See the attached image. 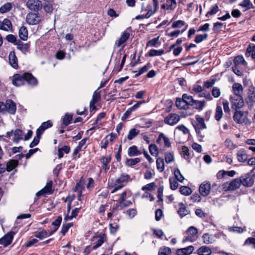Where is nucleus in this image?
Returning <instances> with one entry per match:
<instances>
[{
    "label": "nucleus",
    "mask_w": 255,
    "mask_h": 255,
    "mask_svg": "<svg viewBox=\"0 0 255 255\" xmlns=\"http://www.w3.org/2000/svg\"><path fill=\"white\" fill-rule=\"evenodd\" d=\"M25 82L31 86H35L37 84L36 79L29 73H24L22 75L16 74L12 77V83L15 86L23 85Z\"/></svg>",
    "instance_id": "1"
},
{
    "label": "nucleus",
    "mask_w": 255,
    "mask_h": 255,
    "mask_svg": "<svg viewBox=\"0 0 255 255\" xmlns=\"http://www.w3.org/2000/svg\"><path fill=\"white\" fill-rule=\"evenodd\" d=\"M129 178L130 176L128 174H123L115 181H112V182L109 184V187L113 188L111 193H114L124 187L129 180Z\"/></svg>",
    "instance_id": "2"
},
{
    "label": "nucleus",
    "mask_w": 255,
    "mask_h": 255,
    "mask_svg": "<svg viewBox=\"0 0 255 255\" xmlns=\"http://www.w3.org/2000/svg\"><path fill=\"white\" fill-rule=\"evenodd\" d=\"M158 2L157 0H153V4H148L145 5L143 3L141 5V12L146 11L145 15L141 16L142 17L148 18L157 11Z\"/></svg>",
    "instance_id": "3"
},
{
    "label": "nucleus",
    "mask_w": 255,
    "mask_h": 255,
    "mask_svg": "<svg viewBox=\"0 0 255 255\" xmlns=\"http://www.w3.org/2000/svg\"><path fill=\"white\" fill-rule=\"evenodd\" d=\"M234 65L233 66V71L238 76L243 75L242 69L244 68L247 63L242 56H236L234 59Z\"/></svg>",
    "instance_id": "4"
},
{
    "label": "nucleus",
    "mask_w": 255,
    "mask_h": 255,
    "mask_svg": "<svg viewBox=\"0 0 255 255\" xmlns=\"http://www.w3.org/2000/svg\"><path fill=\"white\" fill-rule=\"evenodd\" d=\"M242 184L241 178H236L230 182H226L223 184L222 188L224 191H234L240 188Z\"/></svg>",
    "instance_id": "5"
},
{
    "label": "nucleus",
    "mask_w": 255,
    "mask_h": 255,
    "mask_svg": "<svg viewBox=\"0 0 255 255\" xmlns=\"http://www.w3.org/2000/svg\"><path fill=\"white\" fill-rule=\"evenodd\" d=\"M42 20L41 16L38 13L29 12L26 16V22L29 25L39 24Z\"/></svg>",
    "instance_id": "6"
},
{
    "label": "nucleus",
    "mask_w": 255,
    "mask_h": 255,
    "mask_svg": "<svg viewBox=\"0 0 255 255\" xmlns=\"http://www.w3.org/2000/svg\"><path fill=\"white\" fill-rule=\"evenodd\" d=\"M198 233L196 228L191 226L186 231L187 236L183 240V242L185 243L187 241L191 242H194L197 238V235Z\"/></svg>",
    "instance_id": "7"
},
{
    "label": "nucleus",
    "mask_w": 255,
    "mask_h": 255,
    "mask_svg": "<svg viewBox=\"0 0 255 255\" xmlns=\"http://www.w3.org/2000/svg\"><path fill=\"white\" fill-rule=\"evenodd\" d=\"M255 88L253 86L249 87L247 93L246 102L250 108H253L255 103Z\"/></svg>",
    "instance_id": "8"
},
{
    "label": "nucleus",
    "mask_w": 255,
    "mask_h": 255,
    "mask_svg": "<svg viewBox=\"0 0 255 255\" xmlns=\"http://www.w3.org/2000/svg\"><path fill=\"white\" fill-rule=\"evenodd\" d=\"M26 6L30 10L38 11L42 8V4L40 0H28Z\"/></svg>",
    "instance_id": "9"
},
{
    "label": "nucleus",
    "mask_w": 255,
    "mask_h": 255,
    "mask_svg": "<svg viewBox=\"0 0 255 255\" xmlns=\"http://www.w3.org/2000/svg\"><path fill=\"white\" fill-rule=\"evenodd\" d=\"M232 108L234 109H241L244 105V102L242 96H232L230 98Z\"/></svg>",
    "instance_id": "10"
},
{
    "label": "nucleus",
    "mask_w": 255,
    "mask_h": 255,
    "mask_svg": "<svg viewBox=\"0 0 255 255\" xmlns=\"http://www.w3.org/2000/svg\"><path fill=\"white\" fill-rule=\"evenodd\" d=\"M255 169V167L253 168L251 170V173L247 174L242 179V184L244 186L250 187L254 184L255 175L252 173V172Z\"/></svg>",
    "instance_id": "11"
},
{
    "label": "nucleus",
    "mask_w": 255,
    "mask_h": 255,
    "mask_svg": "<svg viewBox=\"0 0 255 255\" xmlns=\"http://www.w3.org/2000/svg\"><path fill=\"white\" fill-rule=\"evenodd\" d=\"M211 190V184L210 182L205 181L200 185L199 191L201 195L206 197L210 193Z\"/></svg>",
    "instance_id": "12"
},
{
    "label": "nucleus",
    "mask_w": 255,
    "mask_h": 255,
    "mask_svg": "<svg viewBox=\"0 0 255 255\" xmlns=\"http://www.w3.org/2000/svg\"><path fill=\"white\" fill-rule=\"evenodd\" d=\"M180 117L176 114H170L164 119L165 123L170 126H174L180 121Z\"/></svg>",
    "instance_id": "13"
},
{
    "label": "nucleus",
    "mask_w": 255,
    "mask_h": 255,
    "mask_svg": "<svg viewBox=\"0 0 255 255\" xmlns=\"http://www.w3.org/2000/svg\"><path fill=\"white\" fill-rule=\"evenodd\" d=\"M196 120L197 123L194 126L196 132L200 134L201 133V130L206 128V126L204 123V119L199 116L197 115L196 116Z\"/></svg>",
    "instance_id": "14"
},
{
    "label": "nucleus",
    "mask_w": 255,
    "mask_h": 255,
    "mask_svg": "<svg viewBox=\"0 0 255 255\" xmlns=\"http://www.w3.org/2000/svg\"><path fill=\"white\" fill-rule=\"evenodd\" d=\"M13 232H9L4 237L0 239V244L6 247L10 245L13 238Z\"/></svg>",
    "instance_id": "15"
},
{
    "label": "nucleus",
    "mask_w": 255,
    "mask_h": 255,
    "mask_svg": "<svg viewBox=\"0 0 255 255\" xmlns=\"http://www.w3.org/2000/svg\"><path fill=\"white\" fill-rule=\"evenodd\" d=\"M194 250L193 246L177 249L176 251V255H189L192 253Z\"/></svg>",
    "instance_id": "16"
},
{
    "label": "nucleus",
    "mask_w": 255,
    "mask_h": 255,
    "mask_svg": "<svg viewBox=\"0 0 255 255\" xmlns=\"http://www.w3.org/2000/svg\"><path fill=\"white\" fill-rule=\"evenodd\" d=\"M232 91L234 93L233 96H242L243 88L242 85L239 83H235L232 86Z\"/></svg>",
    "instance_id": "17"
},
{
    "label": "nucleus",
    "mask_w": 255,
    "mask_h": 255,
    "mask_svg": "<svg viewBox=\"0 0 255 255\" xmlns=\"http://www.w3.org/2000/svg\"><path fill=\"white\" fill-rule=\"evenodd\" d=\"M106 237L105 235L95 237L94 238V245L93 249L95 250L100 247L106 240Z\"/></svg>",
    "instance_id": "18"
},
{
    "label": "nucleus",
    "mask_w": 255,
    "mask_h": 255,
    "mask_svg": "<svg viewBox=\"0 0 255 255\" xmlns=\"http://www.w3.org/2000/svg\"><path fill=\"white\" fill-rule=\"evenodd\" d=\"M101 99V92L95 91L93 93L92 99L90 103V109L94 110L96 108L95 106V104L97 103Z\"/></svg>",
    "instance_id": "19"
},
{
    "label": "nucleus",
    "mask_w": 255,
    "mask_h": 255,
    "mask_svg": "<svg viewBox=\"0 0 255 255\" xmlns=\"http://www.w3.org/2000/svg\"><path fill=\"white\" fill-rule=\"evenodd\" d=\"M5 106L6 110L9 114H14L16 111V105L15 103L11 100L6 101Z\"/></svg>",
    "instance_id": "20"
},
{
    "label": "nucleus",
    "mask_w": 255,
    "mask_h": 255,
    "mask_svg": "<svg viewBox=\"0 0 255 255\" xmlns=\"http://www.w3.org/2000/svg\"><path fill=\"white\" fill-rule=\"evenodd\" d=\"M177 3L176 0H166L165 3L161 5L163 9L173 10L176 7Z\"/></svg>",
    "instance_id": "21"
},
{
    "label": "nucleus",
    "mask_w": 255,
    "mask_h": 255,
    "mask_svg": "<svg viewBox=\"0 0 255 255\" xmlns=\"http://www.w3.org/2000/svg\"><path fill=\"white\" fill-rule=\"evenodd\" d=\"M129 33L127 31H125L122 34L120 39L116 42L115 45L117 47L121 46L123 44H124L125 42L127 41V40L129 38Z\"/></svg>",
    "instance_id": "22"
},
{
    "label": "nucleus",
    "mask_w": 255,
    "mask_h": 255,
    "mask_svg": "<svg viewBox=\"0 0 255 255\" xmlns=\"http://www.w3.org/2000/svg\"><path fill=\"white\" fill-rule=\"evenodd\" d=\"M52 126V123L50 121L43 122L39 128L37 129L36 132H37L38 134L41 135L46 129L50 128Z\"/></svg>",
    "instance_id": "23"
},
{
    "label": "nucleus",
    "mask_w": 255,
    "mask_h": 255,
    "mask_svg": "<svg viewBox=\"0 0 255 255\" xmlns=\"http://www.w3.org/2000/svg\"><path fill=\"white\" fill-rule=\"evenodd\" d=\"M52 182L50 181L46 184L45 187L36 193L37 196H40L44 194L50 193L52 190Z\"/></svg>",
    "instance_id": "24"
},
{
    "label": "nucleus",
    "mask_w": 255,
    "mask_h": 255,
    "mask_svg": "<svg viewBox=\"0 0 255 255\" xmlns=\"http://www.w3.org/2000/svg\"><path fill=\"white\" fill-rule=\"evenodd\" d=\"M12 28V24L8 19H3L2 22H0V29L4 31H9Z\"/></svg>",
    "instance_id": "25"
},
{
    "label": "nucleus",
    "mask_w": 255,
    "mask_h": 255,
    "mask_svg": "<svg viewBox=\"0 0 255 255\" xmlns=\"http://www.w3.org/2000/svg\"><path fill=\"white\" fill-rule=\"evenodd\" d=\"M9 63L13 68H18L17 59L13 52H11L9 54Z\"/></svg>",
    "instance_id": "26"
},
{
    "label": "nucleus",
    "mask_w": 255,
    "mask_h": 255,
    "mask_svg": "<svg viewBox=\"0 0 255 255\" xmlns=\"http://www.w3.org/2000/svg\"><path fill=\"white\" fill-rule=\"evenodd\" d=\"M233 118L234 121L238 123H243L245 121L244 114L241 111H236Z\"/></svg>",
    "instance_id": "27"
},
{
    "label": "nucleus",
    "mask_w": 255,
    "mask_h": 255,
    "mask_svg": "<svg viewBox=\"0 0 255 255\" xmlns=\"http://www.w3.org/2000/svg\"><path fill=\"white\" fill-rule=\"evenodd\" d=\"M196 253L199 255H210L212 254V251L209 247L202 246L197 250Z\"/></svg>",
    "instance_id": "28"
},
{
    "label": "nucleus",
    "mask_w": 255,
    "mask_h": 255,
    "mask_svg": "<svg viewBox=\"0 0 255 255\" xmlns=\"http://www.w3.org/2000/svg\"><path fill=\"white\" fill-rule=\"evenodd\" d=\"M205 105L206 102L205 101L194 100L191 106H192L195 109L201 111L203 109Z\"/></svg>",
    "instance_id": "29"
},
{
    "label": "nucleus",
    "mask_w": 255,
    "mask_h": 255,
    "mask_svg": "<svg viewBox=\"0 0 255 255\" xmlns=\"http://www.w3.org/2000/svg\"><path fill=\"white\" fill-rule=\"evenodd\" d=\"M245 55L247 57L251 56L252 59L255 58V45L250 44L247 48Z\"/></svg>",
    "instance_id": "30"
},
{
    "label": "nucleus",
    "mask_w": 255,
    "mask_h": 255,
    "mask_svg": "<svg viewBox=\"0 0 255 255\" xmlns=\"http://www.w3.org/2000/svg\"><path fill=\"white\" fill-rule=\"evenodd\" d=\"M18 165V161L14 159L9 160L7 164L6 169L7 171L10 172L15 169Z\"/></svg>",
    "instance_id": "31"
},
{
    "label": "nucleus",
    "mask_w": 255,
    "mask_h": 255,
    "mask_svg": "<svg viewBox=\"0 0 255 255\" xmlns=\"http://www.w3.org/2000/svg\"><path fill=\"white\" fill-rule=\"evenodd\" d=\"M19 36L20 39L26 40L28 37V30L25 26H21L19 30Z\"/></svg>",
    "instance_id": "32"
},
{
    "label": "nucleus",
    "mask_w": 255,
    "mask_h": 255,
    "mask_svg": "<svg viewBox=\"0 0 255 255\" xmlns=\"http://www.w3.org/2000/svg\"><path fill=\"white\" fill-rule=\"evenodd\" d=\"M111 160L110 156L103 157L100 159L101 162L102 163V166L105 171H106L109 169V163Z\"/></svg>",
    "instance_id": "33"
},
{
    "label": "nucleus",
    "mask_w": 255,
    "mask_h": 255,
    "mask_svg": "<svg viewBox=\"0 0 255 255\" xmlns=\"http://www.w3.org/2000/svg\"><path fill=\"white\" fill-rule=\"evenodd\" d=\"M202 239L203 243L206 244H212L215 242L213 236L208 233L204 234L202 236Z\"/></svg>",
    "instance_id": "34"
},
{
    "label": "nucleus",
    "mask_w": 255,
    "mask_h": 255,
    "mask_svg": "<svg viewBox=\"0 0 255 255\" xmlns=\"http://www.w3.org/2000/svg\"><path fill=\"white\" fill-rule=\"evenodd\" d=\"M179 208L178 213L181 217H184L189 214L188 210L186 209L185 205L183 203L179 204Z\"/></svg>",
    "instance_id": "35"
},
{
    "label": "nucleus",
    "mask_w": 255,
    "mask_h": 255,
    "mask_svg": "<svg viewBox=\"0 0 255 255\" xmlns=\"http://www.w3.org/2000/svg\"><path fill=\"white\" fill-rule=\"evenodd\" d=\"M237 157L240 162H244L247 160L248 155L244 149H241L238 152Z\"/></svg>",
    "instance_id": "36"
},
{
    "label": "nucleus",
    "mask_w": 255,
    "mask_h": 255,
    "mask_svg": "<svg viewBox=\"0 0 255 255\" xmlns=\"http://www.w3.org/2000/svg\"><path fill=\"white\" fill-rule=\"evenodd\" d=\"M128 154L130 156L138 155L141 154V152L138 150L137 147L135 145H132L129 147L128 151Z\"/></svg>",
    "instance_id": "37"
},
{
    "label": "nucleus",
    "mask_w": 255,
    "mask_h": 255,
    "mask_svg": "<svg viewBox=\"0 0 255 255\" xmlns=\"http://www.w3.org/2000/svg\"><path fill=\"white\" fill-rule=\"evenodd\" d=\"M176 105L180 109H188L189 107L183 99H177L176 101Z\"/></svg>",
    "instance_id": "38"
},
{
    "label": "nucleus",
    "mask_w": 255,
    "mask_h": 255,
    "mask_svg": "<svg viewBox=\"0 0 255 255\" xmlns=\"http://www.w3.org/2000/svg\"><path fill=\"white\" fill-rule=\"evenodd\" d=\"M14 135V138L13 139V141L14 142H18L20 140L22 139V131L19 129H16L13 132Z\"/></svg>",
    "instance_id": "39"
},
{
    "label": "nucleus",
    "mask_w": 255,
    "mask_h": 255,
    "mask_svg": "<svg viewBox=\"0 0 255 255\" xmlns=\"http://www.w3.org/2000/svg\"><path fill=\"white\" fill-rule=\"evenodd\" d=\"M150 67V64L148 63L146 65H145V66H144L143 67H141V68H140L138 72L134 71V73H136V74L134 75V77L135 78L137 77L140 75L146 72L149 70Z\"/></svg>",
    "instance_id": "40"
},
{
    "label": "nucleus",
    "mask_w": 255,
    "mask_h": 255,
    "mask_svg": "<svg viewBox=\"0 0 255 255\" xmlns=\"http://www.w3.org/2000/svg\"><path fill=\"white\" fill-rule=\"evenodd\" d=\"M13 4L10 2H7L0 7V12L4 13L11 10Z\"/></svg>",
    "instance_id": "41"
},
{
    "label": "nucleus",
    "mask_w": 255,
    "mask_h": 255,
    "mask_svg": "<svg viewBox=\"0 0 255 255\" xmlns=\"http://www.w3.org/2000/svg\"><path fill=\"white\" fill-rule=\"evenodd\" d=\"M156 163L157 169L159 172H162L164 169V162L163 159L160 157L157 158Z\"/></svg>",
    "instance_id": "42"
},
{
    "label": "nucleus",
    "mask_w": 255,
    "mask_h": 255,
    "mask_svg": "<svg viewBox=\"0 0 255 255\" xmlns=\"http://www.w3.org/2000/svg\"><path fill=\"white\" fill-rule=\"evenodd\" d=\"M222 108L220 106H217L215 113V118L217 121H219L222 118Z\"/></svg>",
    "instance_id": "43"
},
{
    "label": "nucleus",
    "mask_w": 255,
    "mask_h": 255,
    "mask_svg": "<svg viewBox=\"0 0 255 255\" xmlns=\"http://www.w3.org/2000/svg\"><path fill=\"white\" fill-rule=\"evenodd\" d=\"M183 100L185 102L186 104L187 105L188 107L189 106H191L194 99L191 96H189L187 94H184L182 96Z\"/></svg>",
    "instance_id": "44"
},
{
    "label": "nucleus",
    "mask_w": 255,
    "mask_h": 255,
    "mask_svg": "<svg viewBox=\"0 0 255 255\" xmlns=\"http://www.w3.org/2000/svg\"><path fill=\"white\" fill-rule=\"evenodd\" d=\"M164 53V50H156L151 49L148 52V55L150 57H153L155 56H160L162 55Z\"/></svg>",
    "instance_id": "45"
},
{
    "label": "nucleus",
    "mask_w": 255,
    "mask_h": 255,
    "mask_svg": "<svg viewBox=\"0 0 255 255\" xmlns=\"http://www.w3.org/2000/svg\"><path fill=\"white\" fill-rule=\"evenodd\" d=\"M171 253V249L168 247L160 248L158 251V255H169Z\"/></svg>",
    "instance_id": "46"
},
{
    "label": "nucleus",
    "mask_w": 255,
    "mask_h": 255,
    "mask_svg": "<svg viewBox=\"0 0 255 255\" xmlns=\"http://www.w3.org/2000/svg\"><path fill=\"white\" fill-rule=\"evenodd\" d=\"M139 133V130L136 128H132L130 129L128 135V140H131L134 138Z\"/></svg>",
    "instance_id": "47"
},
{
    "label": "nucleus",
    "mask_w": 255,
    "mask_h": 255,
    "mask_svg": "<svg viewBox=\"0 0 255 255\" xmlns=\"http://www.w3.org/2000/svg\"><path fill=\"white\" fill-rule=\"evenodd\" d=\"M79 208H75V209L72 210V212L71 213V215L69 216L68 214L64 217V220L67 221L72 219L73 218H75L77 215L78 213L79 212Z\"/></svg>",
    "instance_id": "48"
},
{
    "label": "nucleus",
    "mask_w": 255,
    "mask_h": 255,
    "mask_svg": "<svg viewBox=\"0 0 255 255\" xmlns=\"http://www.w3.org/2000/svg\"><path fill=\"white\" fill-rule=\"evenodd\" d=\"M174 174L176 180L181 182H182L183 181V180H184V178L181 174L179 169H175L174 171Z\"/></svg>",
    "instance_id": "49"
},
{
    "label": "nucleus",
    "mask_w": 255,
    "mask_h": 255,
    "mask_svg": "<svg viewBox=\"0 0 255 255\" xmlns=\"http://www.w3.org/2000/svg\"><path fill=\"white\" fill-rule=\"evenodd\" d=\"M185 25V22L183 20H178L175 21L172 23V27L173 28H181Z\"/></svg>",
    "instance_id": "50"
},
{
    "label": "nucleus",
    "mask_w": 255,
    "mask_h": 255,
    "mask_svg": "<svg viewBox=\"0 0 255 255\" xmlns=\"http://www.w3.org/2000/svg\"><path fill=\"white\" fill-rule=\"evenodd\" d=\"M180 192L184 195H189L191 193V189L187 186H182L180 188Z\"/></svg>",
    "instance_id": "51"
},
{
    "label": "nucleus",
    "mask_w": 255,
    "mask_h": 255,
    "mask_svg": "<svg viewBox=\"0 0 255 255\" xmlns=\"http://www.w3.org/2000/svg\"><path fill=\"white\" fill-rule=\"evenodd\" d=\"M140 161V158L137 157L133 159H128L126 160V164L128 166H132L139 162Z\"/></svg>",
    "instance_id": "52"
},
{
    "label": "nucleus",
    "mask_w": 255,
    "mask_h": 255,
    "mask_svg": "<svg viewBox=\"0 0 255 255\" xmlns=\"http://www.w3.org/2000/svg\"><path fill=\"white\" fill-rule=\"evenodd\" d=\"M149 150L152 155H157L158 153V148L155 144H151L149 146Z\"/></svg>",
    "instance_id": "53"
},
{
    "label": "nucleus",
    "mask_w": 255,
    "mask_h": 255,
    "mask_svg": "<svg viewBox=\"0 0 255 255\" xmlns=\"http://www.w3.org/2000/svg\"><path fill=\"white\" fill-rule=\"evenodd\" d=\"M48 236V233L46 231L43 230L35 234V236L36 238H39L40 240H42L45 238H46Z\"/></svg>",
    "instance_id": "54"
},
{
    "label": "nucleus",
    "mask_w": 255,
    "mask_h": 255,
    "mask_svg": "<svg viewBox=\"0 0 255 255\" xmlns=\"http://www.w3.org/2000/svg\"><path fill=\"white\" fill-rule=\"evenodd\" d=\"M225 173L230 177H233L235 175L236 172L234 170H231L227 172L225 171H220L218 173V176L220 177L221 176V177H223Z\"/></svg>",
    "instance_id": "55"
},
{
    "label": "nucleus",
    "mask_w": 255,
    "mask_h": 255,
    "mask_svg": "<svg viewBox=\"0 0 255 255\" xmlns=\"http://www.w3.org/2000/svg\"><path fill=\"white\" fill-rule=\"evenodd\" d=\"M72 119V116L71 115H69L68 114H66L63 119V124L65 125V126H67L68 125L71 121Z\"/></svg>",
    "instance_id": "56"
},
{
    "label": "nucleus",
    "mask_w": 255,
    "mask_h": 255,
    "mask_svg": "<svg viewBox=\"0 0 255 255\" xmlns=\"http://www.w3.org/2000/svg\"><path fill=\"white\" fill-rule=\"evenodd\" d=\"M169 182L170 184V188L172 190H176L178 187V183L176 179L170 178Z\"/></svg>",
    "instance_id": "57"
},
{
    "label": "nucleus",
    "mask_w": 255,
    "mask_h": 255,
    "mask_svg": "<svg viewBox=\"0 0 255 255\" xmlns=\"http://www.w3.org/2000/svg\"><path fill=\"white\" fill-rule=\"evenodd\" d=\"M36 136L34 137L32 141L30 144V147H33L34 146L36 145L39 141V139L40 138L41 135L38 134V133L36 132Z\"/></svg>",
    "instance_id": "58"
},
{
    "label": "nucleus",
    "mask_w": 255,
    "mask_h": 255,
    "mask_svg": "<svg viewBox=\"0 0 255 255\" xmlns=\"http://www.w3.org/2000/svg\"><path fill=\"white\" fill-rule=\"evenodd\" d=\"M173 154L170 152H166L165 154V160L167 163H170L174 160Z\"/></svg>",
    "instance_id": "59"
},
{
    "label": "nucleus",
    "mask_w": 255,
    "mask_h": 255,
    "mask_svg": "<svg viewBox=\"0 0 255 255\" xmlns=\"http://www.w3.org/2000/svg\"><path fill=\"white\" fill-rule=\"evenodd\" d=\"M163 138V140L164 143V145L167 147H170L171 146V143L168 137L166 136L163 133L160 134V138Z\"/></svg>",
    "instance_id": "60"
},
{
    "label": "nucleus",
    "mask_w": 255,
    "mask_h": 255,
    "mask_svg": "<svg viewBox=\"0 0 255 255\" xmlns=\"http://www.w3.org/2000/svg\"><path fill=\"white\" fill-rule=\"evenodd\" d=\"M207 34H199L196 35L195 39V41L198 43L201 42L203 40L206 39L207 38Z\"/></svg>",
    "instance_id": "61"
},
{
    "label": "nucleus",
    "mask_w": 255,
    "mask_h": 255,
    "mask_svg": "<svg viewBox=\"0 0 255 255\" xmlns=\"http://www.w3.org/2000/svg\"><path fill=\"white\" fill-rule=\"evenodd\" d=\"M159 37L154 38L152 39L149 40L146 44L147 46H156L157 44L158 43Z\"/></svg>",
    "instance_id": "62"
},
{
    "label": "nucleus",
    "mask_w": 255,
    "mask_h": 255,
    "mask_svg": "<svg viewBox=\"0 0 255 255\" xmlns=\"http://www.w3.org/2000/svg\"><path fill=\"white\" fill-rule=\"evenodd\" d=\"M212 95L215 98L219 97L221 95L220 89L217 87H214L212 90Z\"/></svg>",
    "instance_id": "63"
},
{
    "label": "nucleus",
    "mask_w": 255,
    "mask_h": 255,
    "mask_svg": "<svg viewBox=\"0 0 255 255\" xmlns=\"http://www.w3.org/2000/svg\"><path fill=\"white\" fill-rule=\"evenodd\" d=\"M198 97H204L209 101H211L213 99L212 96L209 92H201L200 94H199Z\"/></svg>",
    "instance_id": "64"
}]
</instances>
